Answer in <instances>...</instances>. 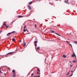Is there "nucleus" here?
<instances>
[{
    "label": "nucleus",
    "instance_id": "nucleus-43",
    "mask_svg": "<svg viewBox=\"0 0 77 77\" xmlns=\"http://www.w3.org/2000/svg\"><path fill=\"white\" fill-rule=\"evenodd\" d=\"M20 42H21V41L20 40Z\"/></svg>",
    "mask_w": 77,
    "mask_h": 77
},
{
    "label": "nucleus",
    "instance_id": "nucleus-42",
    "mask_svg": "<svg viewBox=\"0 0 77 77\" xmlns=\"http://www.w3.org/2000/svg\"><path fill=\"white\" fill-rule=\"evenodd\" d=\"M33 75V74H32V75Z\"/></svg>",
    "mask_w": 77,
    "mask_h": 77
},
{
    "label": "nucleus",
    "instance_id": "nucleus-23",
    "mask_svg": "<svg viewBox=\"0 0 77 77\" xmlns=\"http://www.w3.org/2000/svg\"><path fill=\"white\" fill-rule=\"evenodd\" d=\"M5 26V27H6V28H8V26H7V25H6Z\"/></svg>",
    "mask_w": 77,
    "mask_h": 77
},
{
    "label": "nucleus",
    "instance_id": "nucleus-44",
    "mask_svg": "<svg viewBox=\"0 0 77 77\" xmlns=\"http://www.w3.org/2000/svg\"><path fill=\"white\" fill-rule=\"evenodd\" d=\"M37 74H38V72H37Z\"/></svg>",
    "mask_w": 77,
    "mask_h": 77
},
{
    "label": "nucleus",
    "instance_id": "nucleus-40",
    "mask_svg": "<svg viewBox=\"0 0 77 77\" xmlns=\"http://www.w3.org/2000/svg\"><path fill=\"white\" fill-rule=\"evenodd\" d=\"M68 44H69H69H70V43H68Z\"/></svg>",
    "mask_w": 77,
    "mask_h": 77
},
{
    "label": "nucleus",
    "instance_id": "nucleus-38",
    "mask_svg": "<svg viewBox=\"0 0 77 77\" xmlns=\"http://www.w3.org/2000/svg\"><path fill=\"white\" fill-rule=\"evenodd\" d=\"M67 3H68V4H69V3H68V2H67Z\"/></svg>",
    "mask_w": 77,
    "mask_h": 77
},
{
    "label": "nucleus",
    "instance_id": "nucleus-28",
    "mask_svg": "<svg viewBox=\"0 0 77 77\" xmlns=\"http://www.w3.org/2000/svg\"><path fill=\"white\" fill-rule=\"evenodd\" d=\"M35 28H36V24H35Z\"/></svg>",
    "mask_w": 77,
    "mask_h": 77
},
{
    "label": "nucleus",
    "instance_id": "nucleus-9",
    "mask_svg": "<svg viewBox=\"0 0 77 77\" xmlns=\"http://www.w3.org/2000/svg\"><path fill=\"white\" fill-rule=\"evenodd\" d=\"M63 57H64V58H65L66 56L65 55V54H63Z\"/></svg>",
    "mask_w": 77,
    "mask_h": 77
},
{
    "label": "nucleus",
    "instance_id": "nucleus-25",
    "mask_svg": "<svg viewBox=\"0 0 77 77\" xmlns=\"http://www.w3.org/2000/svg\"><path fill=\"white\" fill-rule=\"evenodd\" d=\"M70 45L71 47H72V45L71 44H69Z\"/></svg>",
    "mask_w": 77,
    "mask_h": 77
},
{
    "label": "nucleus",
    "instance_id": "nucleus-46",
    "mask_svg": "<svg viewBox=\"0 0 77 77\" xmlns=\"http://www.w3.org/2000/svg\"><path fill=\"white\" fill-rule=\"evenodd\" d=\"M36 40H36V39L35 40V41H36Z\"/></svg>",
    "mask_w": 77,
    "mask_h": 77
},
{
    "label": "nucleus",
    "instance_id": "nucleus-35",
    "mask_svg": "<svg viewBox=\"0 0 77 77\" xmlns=\"http://www.w3.org/2000/svg\"><path fill=\"white\" fill-rule=\"evenodd\" d=\"M65 2H66V3H67V2H66V1H65Z\"/></svg>",
    "mask_w": 77,
    "mask_h": 77
},
{
    "label": "nucleus",
    "instance_id": "nucleus-11",
    "mask_svg": "<svg viewBox=\"0 0 77 77\" xmlns=\"http://www.w3.org/2000/svg\"><path fill=\"white\" fill-rule=\"evenodd\" d=\"M34 44H37V43H38V41H36L35 42H34Z\"/></svg>",
    "mask_w": 77,
    "mask_h": 77
},
{
    "label": "nucleus",
    "instance_id": "nucleus-26",
    "mask_svg": "<svg viewBox=\"0 0 77 77\" xmlns=\"http://www.w3.org/2000/svg\"><path fill=\"white\" fill-rule=\"evenodd\" d=\"M0 73H3V72H2L1 71L0 69Z\"/></svg>",
    "mask_w": 77,
    "mask_h": 77
},
{
    "label": "nucleus",
    "instance_id": "nucleus-4",
    "mask_svg": "<svg viewBox=\"0 0 77 77\" xmlns=\"http://www.w3.org/2000/svg\"><path fill=\"white\" fill-rule=\"evenodd\" d=\"M28 8L29 9V10H31V7H30V6H29V5H28Z\"/></svg>",
    "mask_w": 77,
    "mask_h": 77
},
{
    "label": "nucleus",
    "instance_id": "nucleus-37",
    "mask_svg": "<svg viewBox=\"0 0 77 77\" xmlns=\"http://www.w3.org/2000/svg\"><path fill=\"white\" fill-rule=\"evenodd\" d=\"M72 71H73L72 70H71V72H72Z\"/></svg>",
    "mask_w": 77,
    "mask_h": 77
},
{
    "label": "nucleus",
    "instance_id": "nucleus-2",
    "mask_svg": "<svg viewBox=\"0 0 77 77\" xmlns=\"http://www.w3.org/2000/svg\"><path fill=\"white\" fill-rule=\"evenodd\" d=\"M13 53H14L13 52H10L7 54L6 55H8V54H12Z\"/></svg>",
    "mask_w": 77,
    "mask_h": 77
},
{
    "label": "nucleus",
    "instance_id": "nucleus-15",
    "mask_svg": "<svg viewBox=\"0 0 77 77\" xmlns=\"http://www.w3.org/2000/svg\"><path fill=\"white\" fill-rule=\"evenodd\" d=\"M32 2H29V5H31V4H32Z\"/></svg>",
    "mask_w": 77,
    "mask_h": 77
},
{
    "label": "nucleus",
    "instance_id": "nucleus-39",
    "mask_svg": "<svg viewBox=\"0 0 77 77\" xmlns=\"http://www.w3.org/2000/svg\"><path fill=\"white\" fill-rule=\"evenodd\" d=\"M67 3H68V4H69V3H68V2H67Z\"/></svg>",
    "mask_w": 77,
    "mask_h": 77
},
{
    "label": "nucleus",
    "instance_id": "nucleus-33",
    "mask_svg": "<svg viewBox=\"0 0 77 77\" xmlns=\"http://www.w3.org/2000/svg\"><path fill=\"white\" fill-rule=\"evenodd\" d=\"M24 29H26V26H25L24 27Z\"/></svg>",
    "mask_w": 77,
    "mask_h": 77
},
{
    "label": "nucleus",
    "instance_id": "nucleus-29",
    "mask_svg": "<svg viewBox=\"0 0 77 77\" xmlns=\"http://www.w3.org/2000/svg\"><path fill=\"white\" fill-rule=\"evenodd\" d=\"M74 54L75 55V57H76V56H75V54H74Z\"/></svg>",
    "mask_w": 77,
    "mask_h": 77
},
{
    "label": "nucleus",
    "instance_id": "nucleus-21",
    "mask_svg": "<svg viewBox=\"0 0 77 77\" xmlns=\"http://www.w3.org/2000/svg\"><path fill=\"white\" fill-rule=\"evenodd\" d=\"M12 72H15V70H13L12 71Z\"/></svg>",
    "mask_w": 77,
    "mask_h": 77
},
{
    "label": "nucleus",
    "instance_id": "nucleus-17",
    "mask_svg": "<svg viewBox=\"0 0 77 77\" xmlns=\"http://www.w3.org/2000/svg\"><path fill=\"white\" fill-rule=\"evenodd\" d=\"M69 71L68 73L67 74V75H69Z\"/></svg>",
    "mask_w": 77,
    "mask_h": 77
},
{
    "label": "nucleus",
    "instance_id": "nucleus-13",
    "mask_svg": "<svg viewBox=\"0 0 77 77\" xmlns=\"http://www.w3.org/2000/svg\"><path fill=\"white\" fill-rule=\"evenodd\" d=\"M27 31V29H24L23 30V32H26V31Z\"/></svg>",
    "mask_w": 77,
    "mask_h": 77
},
{
    "label": "nucleus",
    "instance_id": "nucleus-12",
    "mask_svg": "<svg viewBox=\"0 0 77 77\" xmlns=\"http://www.w3.org/2000/svg\"><path fill=\"white\" fill-rule=\"evenodd\" d=\"M12 41H15V39L14 38H12Z\"/></svg>",
    "mask_w": 77,
    "mask_h": 77
},
{
    "label": "nucleus",
    "instance_id": "nucleus-1",
    "mask_svg": "<svg viewBox=\"0 0 77 77\" xmlns=\"http://www.w3.org/2000/svg\"><path fill=\"white\" fill-rule=\"evenodd\" d=\"M15 33V31H14L8 33V34H7V36H9V35H10L12 34V33Z\"/></svg>",
    "mask_w": 77,
    "mask_h": 77
},
{
    "label": "nucleus",
    "instance_id": "nucleus-20",
    "mask_svg": "<svg viewBox=\"0 0 77 77\" xmlns=\"http://www.w3.org/2000/svg\"><path fill=\"white\" fill-rule=\"evenodd\" d=\"M74 42V43H75V44H77V42Z\"/></svg>",
    "mask_w": 77,
    "mask_h": 77
},
{
    "label": "nucleus",
    "instance_id": "nucleus-7",
    "mask_svg": "<svg viewBox=\"0 0 77 77\" xmlns=\"http://www.w3.org/2000/svg\"><path fill=\"white\" fill-rule=\"evenodd\" d=\"M4 24L2 25V26H6V23H5V22H3Z\"/></svg>",
    "mask_w": 77,
    "mask_h": 77
},
{
    "label": "nucleus",
    "instance_id": "nucleus-30",
    "mask_svg": "<svg viewBox=\"0 0 77 77\" xmlns=\"http://www.w3.org/2000/svg\"><path fill=\"white\" fill-rule=\"evenodd\" d=\"M72 66V65H70V66L71 67V66Z\"/></svg>",
    "mask_w": 77,
    "mask_h": 77
},
{
    "label": "nucleus",
    "instance_id": "nucleus-18",
    "mask_svg": "<svg viewBox=\"0 0 77 77\" xmlns=\"http://www.w3.org/2000/svg\"><path fill=\"white\" fill-rule=\"evenodd\" d=\"M72 62H73V63H74V62H75V60H74L72 61Z\"/></svg>",
    "mask_w": 77,
    "mask_h": 77
},
{
    "label": "nucleus",
    "instance_id": "nucleus-31",
    "mask_svg": "<svg viewBox=\"0 0 77 77\" xmlns=\"http://www.w3.org/2000/svg\"><path fill=\"white\" fill-rule=\"evenodd\" d=\"M1 56H2V57H3L4 56H5V55H3V56L1 55Z\"/></svg>",
    "mask_w": 77,
    "mask_h": 77
},
{
    "label": "nucleus",
    "instance_id": "nucleus-36",
    "mask_svg": "<svg viewBox=\"0 0 77 77\" xmlns=\"http://www.w3.org/2000/svg\"><path fill=\"white\" fill-rule=\"evenodd\" d=\"M8 70L10 69V68H8Z\"/></svg>",
    "mask_w": 77,
    "mask_h": 77
},
{
    "label": "nucleus",
    "instance_id": "nucleus-41",
    "mask_svg": "<svg viewBox=\"0 0 77 77\" xmlns=\"http://www.w3.org/2000/svg\"><path fill=\"white\" fill-rule=\"evenodd\" d=\"M37 77H39V76H37Z\"/></svg>",
    "mask_w": 77,
    "mask_h": 77
},
{
    "label": "nucleus",
    "instance_id": "nucleus-47",
    "mask_svg": "<svg viewBox=\"0 0 77 77\" xmlns=\"http://www.w3.org/2000/svg\"><path fill=\"white\" fill-rule=\"evenodd\" d=\"M1 59V58H0V59Z\"/></svg>",
    "mask_w": 77,
    "mask_h": 77
},
{
    "label": "nucleus",
    "instance_id": "nucleus-14",
    "mask_svg": "<svg viewBox=\"0 0 77 77\" xmlns=\"http://www.w3.org/2000/svg\"><path fill=\"white\" fill-rule=\"evenodd\" d=\"M75 55L74 54H72L71 55L72 57H74Z\"/></svg>",
    "mask_w": 77,
    "mask_h": 77
},
{
    "label": "nucleus",
    "instance_id": "nucleus-45",
    "mask_svg": "<svg viewBox=\"0 0 77 77\" xmlns=\"http://www.w3.org/2000/svg\"><path fill=\"white\" fill-rule=\"evenodd\" d=\"M57 1V0H56Z\"/></svg>",
    "mask_w": 77,
    "mask_h": 77
},
{
    "label": "nucleus",
    "instance_id": "nucleus-19",
    "mask_svg": "<svg viewBox=\"0 0 77 77\" xmlns=\"http://www.w3.org/2000/svg\"><path fill=\"white\" fill-rule=\"evenodd\" d=\"M51 32H52V33H54V31L53 30H51Z\"/></svg>",
    "mask_w": 77,
    "mask_h": 77
},
{
    "label": "nucleus",
    "instance_id": "nucleus-10",
    "mask_svg": "<svg viewBox=\"0 0 77 77\" xmlns=\"http://www.w3.org/2000/svg\"><path fill=\"white\" fill-rule=\"evenodd\" d=\"M22 17H23V16H22L20 15V16H18L19 18H22Z\"/></svg>",
    "mask_w": 77,
    "mask_h": 77
},
{
    "label": "nucleus",
    "instance_id": "nucleus-34",
    "mask_svg": "<svg viewBox=\"0 0 77 77\" xmlns=\"http://www.w3.org/2000/svg\"><path fill=\"white\" fill-rule=\"evenodd\" d=\"M26 31L27 32H29V31H28L27 30H26Z\"/></svg>",
    "mask_w": 77,
    "mask_h": 77
},
{
    "label": "nucleus",
    "instance_id": "nucleus-22",
    "mask_svg": "<svg viewBox=\"0 0 77 77\" xmlns=\"http://www.w3.org/2000/svg\"><path fill=\"white\" fill-rule=\"evenodd\" d=\"M38 72H39L40 71V70H39V69H38Z\"/></svg>",
    "mask_w": 77,
    "mask_h": 77
},
{
    "label": "nucleus",
    "instance_id": "nucleus-32",
    "mask_svg": "<svg viewBox=\"0 0 77 77\" xmlns=\"http://www.w3.org/2000/svg\"><path fill=\"white\" fill-rule=\"evenodd\" d=\"M37 76H34L33 77H37Z\"/></svg>",
    "mask_w": 77,
    "mask_h": 77
},
{
    "label": "nucleus",
    "instance_id": "nucleus-3",
    "mask_svg": "<svg viewBox=\"0 0 77 77\" xmlns=\"http://www.w3.org/2000/svg\"><path fill=\"white\" fill-rule=\"evenodd\" d=\"M16 77V73H14L12 77Z\"/></svg>",
    "mask_w": 77,
    "mask_h": 77
},
{
    "label": "nucleus",
    "instance_id": "nucleus-27",
    "mask_svg": "<svg viewBox=\"0 0 77 77\" xmlns=\"http://www.w3.org/2000/svg\"><path fill=\"white\" fill-rule=\"evenodd\" d=\"M72 75H73V74H72L71 75H70L69 77H71V76H72Z\"/></svg>",
    "mask_w": 77,
    "mask_h": 77
},
{
    "label": "nucleus",
    "instance_id": "nucleus-8",
    "mask_svg": "<svg viewBox=\"0 0 77 77\" xmlns=\"http://www.w3.org/2000/svg\"><path fill=\"white\" fill-rule=\"evenodd\" d=\"M40 49V47H38L37 48V49L38 50H39V49Z\"/></svg>",
    "mask_w": 77,
    "mask_h": 77
},
{
    "label": "nucleus",
    "instance_id": "nucleus-6",
    "mask_svg": "<svg viewBox=\"0 0 77 77\" xmlns=\"http://www.w3.org/2000/svg\"><path fill=\"white\" fill-rule=\"evenodd\" d=\"M26 45V42H24L23 43V46L25 47Z\"/></svg>",
    "mask_w": 77,
    "mask_h": 77
},
{
    "label": "nucleus",
    "instance_id": "nucleus-5",
    "mask_svg": "<svg viewBox=\"0 0 77 77\" xmlns=\"http://www.w3.org/2000/svg\"><path fill=\"white\" fill-rule=\"evenodd\" d=\"M55 33V34H56L57 35H58V36H61V35L59 34H58L57 33Z\"/></svg>",
    "mask_w": 77,
    "mask_h": 77
},
{
    "label": "nucleus",
    "instance_id": "nucleus-16",
    "mask_svg": "<svg viewBox=\"0 0 77 77\" xmlns=\"http://www.w3.org/2000/svg\"><path fill=\"white\" fill-rule=\"evenodd\" d=\"M29 34H30V32H28L27 33H26V35H28Z\"/></svg>",
    "mask_w": 77,
    "mask_h": 77
},
{
    "label": "nucleus",
    "instance_id": "nucleus-24",
    "mask_svg": "<svg viewBox=\"0 0 77 77\" xmlns=\"http://www.w3.org/2000/svg\"><path fill=\"white\" fill-rule=\"evenodd\" d=\"M35 47H37V44H36L35 45Z\"/></svg>",
    "mask_w": 77,
    "mask_h": 77
}]
</instances>
